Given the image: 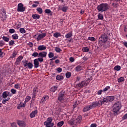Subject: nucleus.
<instances>
[{
  "label": "nucleus",
  "instance_id": "21",
  "mask_svg": "<svg viewBox=\"0 0 127 127\" xmlns=\"http://www.w3.org/2000/svg\"><path fill=\"white\" fill-rule=\"evenodd\" d=\"M64 79V74L58 75L56 76V79L58 80V81H61V80H63Z\"/></svg>",
  "mask_w": 127,
  "mask_h": 127
},
{
  "label": "nucleus",
  "instance_id": "48",
  "mask_svg": "<svg viewBox=\"0 0 127 127\" xmlns=\"http://www.w3.org/2000/svg\"><path fill=\"white\" fill-rule=\"evenodd\" d=\"M88 40H90V41H96V38L94 37H88Z\"/></svg>",
  "mask_w": 127,
  "mask_h": 127
},
{
  "label": "nucleus",
  "instance_id": "37",
  "mask_svg": "<svg viewBox=\"0 0 127 127\" xmlns=\"http://www.w3.org/2000/svg\"><path fill=\"white\" fill-rule=\"evenodd\" d=\"M121 66L120 65H116L114 67V70H115L116 71H120V70H121Z\"/></svg>",
  "mask_w": 127,
  "mask_h": 127
},
{
  "label": "nucleus",
  "instance_id": "59",
  "mask_svg": "<svg viewBox=\"0 0 127 127\" xmlns=\"http://www.w3.org/2000/svg\"><path fill=\"white\" fill-rule=\"evenodd\" d=\"M103 90H99L97 92V95H102V93H103Z\"/></svg>",
  "mask_w": 127,
  "mask_h": 127
},
{
  "label": "nucleus",
  "instance_id": "16",
  "mask_svg": "<svg viewBox=\"0 0 127 127\" xmlns=\"http://www.w3.org/2000/svg\"><path fill=\"white\" fill-rule=\"evenodd\" d=\"M48 99H49V96H48V95L44 96L42 99L41 100V104H44V103H45V102H46V101H47Z\"/></svg>",
  "mask_w": 127,
  "mask_h": 127
},
{
  "label": "nucleus",
  "instance_id": "43",
  "mask_svg": "<svg viewBox=\"0 0 127 127\" xmlns=\"http://www.w3.org/2000/svg\"><path fill=\"white\" fill-rule=\"evenodd\" d=\"M64 125V121H61L58 123V127H61Z\"/></svg>",
  "mask_w": 127,
  "mask_h": 127
},
{
  "label": "nucleus",
  "instance_id": "19",
  "mask_svg": "<svg viewBox=\"0 0 127 127\" xmlns=\"http://www.w3.org/2000/svg\"><path fill=\"white\" fill-rule=\"evenodd\" d=\"M82 70H83V66L81 65H78L75 68V71L76 72H80V71H82Z\"/></svg>",
  "mask_w": 127,
  "mask_h": 127
},
{
  "label": "nucleus",
  "instance_id": "61",
  "mask_svg": "<svg viewBox=\"0 0 127 127\" xmlns=\"http://www.w3.org/2000/svg\"><path fill=\"white\" fill-rule=\"evenodd\" d=\"M127 114L124 115L123 117V120H127Z\"/></svg>",
  "mask_w": 127,
  "mask_h": 127
},
{
  "label": "nucleus",
  "instance_id": "34",
  "mask_svg": "<svg viewBox=\"0 0 127 127\" xmlns=\"http://www.w3.org/2000/svg\"><path fill=\"white\" fill-rule=\"evenodd\" d=\"M31 99V97L30 96H27L26 97L25 100V103L26 104L28 102H29Z\"/></svg>",
  "mask_w": 127,
  "mask_h": 127
},
{
  "label": "nucleus",
  "instance_id": "26",
  "mask_svg": "<svg viewBox=\"0 0 127 127\" xmlns=\"http://www.w3.org/2000/svg\"><path fill=\"white\" fill-rule=\"evenodd\" d=\"M81 121H82V116H79L76 119H75V125L76 124L80 123L81 122Z\"/></svg>",
  "mask_w": 127,
  "mask_h": 127
},
{
  "label": "nucleus",
  "instance_id": "11",
  "mask_svg": "<svg viewBox=\"0 0 127 127\" xmlns=\"http://www.w3.org/2000/svg\"><path fill=\"white\" fill-rule=\"evenodd\" d=\"M12 94H10L9 91H4L2 94V97L3 99H6L7 97H11Z\"/></svg>",
  "mask_w": 127,
  "mask_h": 127
},
{
  "label": "nucleus",
  "instance_id": "27",
  "mask_svg": "<svg viewBox=\"0 0 127 127\" xmlns=\"http://www.w3.org/2000/svg\"><path fill=\"white\" fill-rule=\"evenodd\" d=\"M69 124L70 125H76V122H75V118H72L71 119L69 122H68Z\"/></svg>",
  "mask_w": 127,
  "mask_h": 127
},
{
  "label": "nucleus",
  "instance_id": "46",
  "mask_svg": "<svg viewBox=\"0 0 127 127\" xmlns=\"http://www.w3.org/2000/svg\"><path fill=\"white\" fill-rule=\"evenodd\" d=\"M16 56V52L15 51H13L12 54V56H10V58H14Z\"/></svg>",
  "mask_w": 127,
  "mask_h": 127
},
{
  "label": "nucleus",
  "instance_id": "40",
  "mask_svg": "<svg viewBox=\"0 0 127 127\" xmlns=\"http://www.w3.org/2000/svg\"><path fill=\"white\" fill-rule=\"evenodd\" d=\"M9 100H10V98L8 97L7 99L3 100L2 103V104H6V102H8Z\"/></svg>",
  "mask_w": 127,
  "mask_h": 127
},
{
  "label": "nucleus",
  "instance_id": "35",
  "mask_svg": "<svg viewBox=\"0 0 127 127\" xmlns=\"http://www.w3.org/2000/svg\"><path fill=\"white\" fill-rule=\"evenodd\" d=\"M37 11H38L40 14H41L42 12H43V10L41 7H38L37 8Z\"/></svg>",
  "mask_w": 127,
  "mask_h": 127
},
{
  "label": "nucleus",
  "instance_id": "44",
  "mask_svg": "<svg viewBox=\"0 0 127 127\" xmlns=\"http://www.w3.org/2000/svg\"><path fill=\"white\" fill-rule=\"evenodd\" d=\"M49 58H53L54 57V54L52 52H50L48 54Z\"/></svg>",
  "mask_w": 127,
  "mask_h": 127
},
{
  "label": "nucleus",
  "instance_id": "3",
  "mask_svg": "<svg viewBox=\"0 0 127 127\" xmlns=\"http://www.w3.org/2000/svg\"><path fill=\"white\" fill-rule=\"evenodd\" d=\"M91 80H92V77L86 78L85 80H83L81 82L76 84V88L77 89H82L83 87H86L91 82Z\"/></svg>",
  "mask_w": 127,
  "mask_h": 127
},
{
  "label": "nucleus",
  "instance_id": "20",
  "mask_svg": "<svg viewBox=\"0 0 127 127\" xmlns=\"http://www.w3.org/2000/svg\"><path fill=\"white\" fill-rule=\"evenodd\" d=\"M46 49V46L40 45L38 47V50L40 51H43V50H45Z\"/></svg>",
  "mask_w": 127,
  "mask_h": 127
},
{
  "label": "nucleus",
  "instance_id": "13",
  "mask_svg": "<svg viewBox=\"0 0 127 127\" xmlns=\"http://www.w3.org/2000/svg\"><path fill=\"white\" fill-rule=\"evenodd\" d=\"M65 95L62 92H60L59 94L58 100L60 101V102H62V101H64L65 100Z\"/></svg>",
  "mask_w": 127,
  "mask_h": 127
},
{
  "label": "nucleus",
  "instance_id": "5",
  "mask_svg": "<svg viewBox=\"0 0 127 127\" xmlns=\"http://www.w3.org/2000/svg\"><path fill=\"white\" fill-rule=\"evenodd\" d=\"M102 101V103L104 104H107L108 103H111V102H113L114 100H115L114 96H107L106 97L101 99Z\"/></svg>",
  "mask_w": 127,
  "mask_h": 127
},
{
  "label": "nucleus",
  "instance_id": "58",
  "mask_svg": "<svg viewBox=\"0 0 127 127\" xmlns=\"http://www.w3.org/2000/svg\"><path fill=\"white\" fill-rule=\"evenodd\" d=\"M57 72H58L59 73H61L62 72V68L61 67H58L57 69Z\"/></svg>",
  "mask_w": 127,
  "mask_h": 127
},
{
  "label": "nucleus",
  "instance_id": "39",
  "mask_svg": "<svg viewBox=\"0 0 127 127\" xmlns=\"http://www.w3.org/2000/svg\"><path fill=\"white\" fill-rule=\"evenodd\" d=\"M19 31L20 32V33H22V34L25 33V32H26V31H25V29H24V28H20L19 29Z\"/></svg>",
  "mask_w": 127,
  "mask_h": 127
},
{
  "label": "nucleus",
  "instance_id": "7",
  "mask_svg": "<svg viewBox=\"0 0 127 127\" xmlns=\"http://www.w3.org/2000/svg\"><path fill=\"white\" fill-rule=\"evenodd\" d=\"M22 63L23 64L25 68H28L29 69H32L33 67V64L31 63H28L27 61H22Z\"/></svg>",
  "mask_w": 127,
  "mask_h": 127
},
{
  "label": "nucleus",
  "instance_id": "17",
  "mask_svg": "<svg viewBox=\"0 0 127 127\" xmlns=\"http://www.w3.org/2000/svg\"><path fill=\"white\" fill-rule=\"evenodd\" d=\"M47 55V52H41L39 53L38 57H41L42 58H44L45 57H46V56Z\"/></svg>",
  "mask_w": 127,
  "mask_h": 127
},
{
  "label": "nucleus",
  "instance_id": "18",
  "mask_svg": "<svg viewBox=\"0 0 127 127\" xmlns=\"http://www.w3.org/2000/svg\"><path fill=\"white\" fill-rule=\"evenodd\" d=\"M34 68H38L39 67V62L36 59L34 60Z\"/></svg>",
  "mask_w": 127,
  "mask_h": 127
},
{
  "label": "nucleus",
  "instance_id": "2",
  "mask_svg": "<svg viewBox=\"0 0 127 127\" xmlns=\"http://www.w3.org/2000/svg\"><path fill=\"white\" fill-rule=\"evenodd\" d=\"M97 10L99 12H104L109 9V4L107 3H102L97 6Z\"/></svg>",
  "mask_w": 127,
  "mask_h": 127
},
{
  "label": "nucleus",
  "instance_id": "50",
  "mask_svg": "<svg viewBox=\"0 0 127 127\" xmlns=\"http://www.w3.org/2000/svg\"><path fill=\"white\" fill-rule=\"evenodd\" d=\"M14 44V41L11 40L9 42V46H12Z\"/></svg>",
  "mask_w": 127,
  "mask_h": 127
},
{
  "label": "nucleus",
  "instance_id": "42",
  "mask_svg": "<svg viewBox=\"0 0 127 127\" xmlns=\"http://www.w3.org/2000/svg\"><path fill=\"white\" fill-rule=\"evenodd\" d=\"M52 121H53L52 118L49 117L47 118V121L46 122H47L48 123H50V124H51V123H52Z\"/></svg>",
  "mask_w": 127,
  "mask_h": 127
},
{
  "label": "nucleus",
  "instance_id": "54",
  "mask_svg": "<svg viewBox=\"0 0 127 127\" xmlns=\"http://www.w3.org/2000/svg\"><path fill=\"white\" fill-rule=\"evenodd\" d=\"M19 105L22 108H24L26 105V103L24 102V103H20Z\"/></svg>",
  "mask_w": 127,
  "mask_h": 127
},
{
  "label": "nucleus",
  "instance_id": "41",
  "mask_svg": "<svg viewBox=\"0 0 127 127\" xmlns=\"http://www.w3.org/2000/svg\"><path fill=\"white\" fill-rule=\"evenodd\" d=\"M57 89H58V87L57 86H53L51 88V92H53V93H54V92H55V91H56Z\"/></svg>",
  "mask_w": 127,
  "mask_h": 127
},
{
  "label": "nucleus",
  "instance_id": "30",
  "mask_svg": "<svg viewBox=\"0 0 127 127\" xmlns=\"http://www.w3.org/2000/svg\"><path fill=\"white\" fill-rule=\"evenodd\" d=\"M12 38L15 40H17V39H18V35L17 34H14L12 35Z\"/></svg>",
  "mask_w": 127,
  "mask_h": 127
},
{
  "label": "nucleus",
  "instance_id": "62",
  "mask_svg": "<svg viewBox=\"0 0 127 127\" xmlns=\"http://www.w3.org/2000/svg\"><path fill=\"white\" fill-rule=\"evenodd\" d=\"M28 45L29 46H30V47H33V43H32V42H29L28 43Z\"/></svg>",
  "mask_w": 127,
  "mask_h": 127
},
{
  "label": "nucleus",
  "instance_id": "8",
  "mask_svg": "<svg viewBox=\"0 0 127 127\" xmlns=\"http://www.w3.org/2000/svg\"><path fill=\"white\" fill-rule=\"evenodd\" d=\"M17 11L19 12H23V11H25V7L23 6V4L22 3L18 4Z\"/></svg>",
  "mask_w": 127,
  "mask_h": 127
},
{
  "label": "nucleus",
  "instance_id": "38",
  "mask_svg": "<svg viewBox=\"0 0 127 127\" xmlns=\"http://www.w3.org/2000/svg\"><path fill=\"white\" fill-rule=\"evenodd\" d=\"M71 72H67L65 73V77H66V78H67V79H69V78H70V77H71Z\"/></svg>",
  "mask_w": 127,
  "mask_h": 127
},
{
  "label": "nucleus",
  "instance_id": "32",
  "mask_svg": "<svg viewBox=\"0 0 127 127\" xmlns=\"http://www.w3.org/2000/svg\"><path fill=\"white\" fill-rule=\"evenodd\" d=\"M2 39L4 41H5V42H8V41H9V38L7 37H5V36H3Z\"/></svg>",
  "mask_w": 127,
  "mask_h": 127
},
{
  "label": "nucleus",
  "instance_id": "49",
  "mask_svg": "<svg viewBox=\"0 0 127 127\" xmlns=\"http://www.w3.org/2000/svg\"><path fill=\"white\" fill-rule=\"evenodd\" d=\"M39 54H38L37 52H34L32 54V56H33V57H37V56H39Z\"/></svg>",
  "mask_w": 127,
  "mask_h": 127
},
{
  "label": "nucleus",
  "instance_id": "33",
  "mask_svg": "<svg viewBox=\"0 0 127 127\" xmlns=\"http://www.w3.org/2000/svg\"><path fill=\"white\" fill-rule=\"evenodd\" d=\"M89 48L87 47H84L82 48L83 52H89Z\"/></svg>",
  "mask_w": 127,
  "mask_h": 127
},
{
  "label": "nucleus",
  "instance_id": "1",
  "mask_svg": "<svg viewBox=\"0 0 127 127\" xmlns=\"http://www.w3.org/2000/svg\"><path fill=\"white\" fill-rule=\"evenodd\" d=\"M109 41V35L107 33H103L101 35L99 38V43L101 44H105L108 43Z\"/></svg>",
  "mask_w": 127,
  "mask_h": 127
},
{
  "label": "nucleus",
  "instance_id": "47",
  "mask_svg": "<svg viewBox=\"0 0 127 127\" xmlns=\"http://www.w3.org/2000/svg\"><path fill=\"white\" fill-rule=\"evenodd\" d=\"M44 126H46V127H50L51 123H50L49 122H47V121H45L44 123Z\"/></svg>",
  "mask_w": 127,
  "mask_h": 127
},
{
  "label": "nucleus",
  "instance_id": "14",
  "mask_svg": "<svg viewBox=\"0 0 127 127\" xmlns=\"http://www.w3.org/2000/svg\"><path fill=\"white\" fill-rule=\"evenodd\" d=\"M22 59H23V57H22V56H20L18 58H17L15 63V65H19Z\"/></svg>",
  "mask_w": 127,
  "mask_h": 127
},
{
  "label": "nucleus",
  "instance_id": "64",
  "mask_svg": "<svg viewBox=\"0 0 127 127\" xmlns=\"http://www.w3.org/2000/svg\"><path fill=\"white\" fill-rule=\"evenodd\" d=\"M90 127H97V124H92L91 125Z\"/></svg>",
  "mask_w": 127,
  "mask_h": 127
},
{
  "label": "nucleus",
  "instance_id": "53",
  "mask_svg": "<svg viewBox=\"0 0 127 127\" xmlns=\"http://www.w3.org/2000/svg\"><path fill=\"white\" fill-rule=\"evenodd\" d=\"M9 32L11 34L14 33V32H15V30L14 29H9Z\"/></svg>",
  "mask_w": 127,
  "mask_h": 127
},
{
  "label": "nucleus",
  "instance_id": "22",
  "mask_svg": "<svg viewBox=\"0 0 127 127\" xmlns=\"http://www.w3.org/2000/svg\"><path fill=\"white\" fill-rule=\"evenodd\" d=\"M17 124L19 127H25V123L24 121H18Z\"/></svg>",
  "mask_w": 127,
  "mask_h": 127
},
{
  "label": "nucleus",
  "instance_id": "6",
  "mask_svg": "<svg viewBox=\"0 0 127 127\" xmlns=\"http://www.w3.org/2000/svg\"><path fill=\"white\" fill-rule=\"evenodd\" d=\"M102 105H104V104L103 103V101L101 99L98 101H96L92 103L90 106H91L92 109H93V108H96V107H101Z\"/></svg>",
  "mask_w": 127,
  "mask_h": 127
},
{
  "label": "nucleus",
  "instance_id": "51",
  "mask_svg": "<svg viewBox=\"0 0 127 127\" xmlns=\"http://www.w3.org/2000/svg\"><path fill=\"white\" fill-rule=\"evenodd\" d=\"M10 92L12 94H16V90L13 89V88H12L10 90Z\"/></svg>",
  "mask_w": 127,
  "mask_h": 127
},
{
  "label": "nucleus",
  "instance_id": "29",
  "mask_svg": "<svg viewBox=\"0 0 127 127\" xmlns=\"http://www.w3.org/2000/svg\"><path fill=\"white\" fill-rule=\"evenodd\" d=\"M53 35L56 38H58V37H60V36H61V34H60V33L56 32L54 33Z\"/></svg>",
  "mask_w": 127,
  "mask_h": 127
},
{
  "label": "nucleus",
  "instance_id": "15",
  "mask_svg": "<svg viewBox=\"0 0 127 127\" xmlns=\"http://www.w3.org/2000/svg\"><path fill=\"white\" fill-rule=\"evenodd\" d=\"M90 110H92V106H91V105L85 106L83 109L82 111L84 113H86V112H88L90 111Z\"/></svg>",
  "mask_w": 127,
  "mask_h": 127
},
{
  "label": "nucleus",
  "instance_id": "24",
  "mask_svg": "<svg viewBox=\"0 0 127 127\" xmlns=\"http://www.w3.org/2000/svg\"><path fill=\"white\" fill-rule=\"evenodd\" d=\"M72 36H73V34L71 32H69L65 35V37L67 39L71 38Z\"/></svg>",
  "mask_w": 127,
  "mask_h": 127
},
{
  "label": "nucleus",
  "instance_id": "23",
  "mask_svg": "<svg viewBox=\"0 0 127 127\" xmlns=\"http://www.w3.org/2000/svg\"><path fill=\"white\" fill-rule=\"evenodd\" d=\"M36 114H37V110H35L34 111H33L30 114V117L32 119V118H34L35 116L36 115Z\"/></svg>",
  "mask_w": 127,
  "mask_h": 127
},
{
  "label": "nucleus",
  "instance_id": "4",
  "mask_svg": "<svg viewBox=\"0 0 127 127\" xmlns=\"http://www.w3.org/2000/svg\"><path fill=\"white\" fill-rule=\"evenodd\" d=\"M122 109V103L121 102L118 101L115 103L113 107V112L114 113L115 115H118L120 110Z\"/></svg>",
  "mask_w": 127,
  "mask_h": 127
},
{
  "label": "nucleus",
  "instance_id": "45",
  "mask_svg": "<svg viewBox=\"0 0 127 127\" xmlns=\"http://www.w3.org/2000/svg\"><path fill=\"white\" fill-rule=\"evenodd\" d=\"M111 89V87L109 86H106L104 89H103L102 90L103 92H107L108 90H110Z\"/></svg>",
  "mask_w": 127,
  "mask_h": 127
},
{
  "label": "nucleus",
  "instance_id": "36",
  "mask_svg": "<svg viewBox=\"0 0 127 127\" xmlns=\"http://www.w3.org/2000/svg\"><path fill=\"white\" fill-rule=\"evenodd\" d=\"M55 51L57 52L58 53H60L61 51H62V50L58 47H57L55 48Z\"/></svg>",
  "mask_w": 127,
  "mask_h": 127
},
{
  "label": "nucleus",
  "instance_id": "63",
  "mask_svg": "<svg viewBox=\"0 0 127 127\" xmlns=\"http://www.w3.org/2000/svg\"><path fill=\"white\" fill-rule=\"evenodd\" d=\"M11 127H16V123H13L11 124Z\"/></svg>",
  "mask_w": 127,
  "mask_h": 127
},
{
  "label": "nucleus",
  "instance_id": "60",
  "mask_svg": "<svg viewBox=\"0 0 127 127\" xmlns=\"http://www.w3.org/2000/svg\"><path fill=\"white\" fill-rule=\"evenodd\" d=\"M69 61L70 62H74V61H75V59H74V58H73V57H70L69 58Z\"/></svg>",
  "mask_w": 127,
  "mask_h": 127
},
{
  "label": "nucleus",
  "instance_id": "52",
  "mask_svg": "<svg viewBox=\"0 0 127 127\" xmlns=\"http://www.w3.org/2000/svg\"><path fill=\"white\" fill-rule=\"evenodd\" d=\"M45 13H48V14L51 13V10L49 9H46L45 10Z\"/></svg>",
  "mask_w": 127,
  "mask_h": 127
},
{
  "label": "nucleus",
  "instance_id": "31",
  "mask_svg": "<svg viewBox=\"0 0 127 127\" xmlns=\"http://www.w3.org/2000/svg\"><path fill=\"white\" fill-rule=\"evenodd\" d=\"M98 18L100 20H103V19H104V16H103V14L99 13L98 15Z\"/></svg>",
  "mask_w": 127,
  "mask_h": 127
},
{
  "label": "nucleus",
  "instance_id": "55",
  "mask_svg": "<svg viewBox=\"0 0 127 127\" xmlns=\"http://www.w3.org/2000/svg\"><path fill=\"white\" fill-rule=\"evenodd\" d=\"M39 62H43V58H39L38 59H36Z\"/></svg>",
  "mask_w": 127,
  "mask_h": 127
},
{
  "label": "nucleus",
  "instance_id": "56",
  "mask_svg": "<svg viewBox=\"0 0 127 127\" xmlns=\"http://www.w3.org/2000/svg\"><path fill=\"white\" fill-rule=\"evenodd\" d=\"M14 88L15 89H20V85L19 84H15Z\"/></svg>",
  "mask_w": 127,
  "mask_h": 127
},
{
  "label": "nucleus",
  "instance_id": "10",
  "mask_svg": "<svg viewBox=\"0 0 127 127\" xmlns=\"http://www.w3.org/2000/svg\"><path fill=\"white\" fill-rule=\"evenodd\" d=\"M58 10H62L64 12H66L68 10V6L62 5H59L58 7Z\"/></svg>",
  "mask_w": 127,
  "mask_h": 127
},
{
  "label": "nucleus",
  "instance_id": "9",
  "mask_svg": "<svg viewBox=\"0 0 127 127\" xmlns=\"http://www.w3.org/2000/svg\"><path fill=\"white\" fill-rule=\"evenodd\" d=\"M38 87H35L33 90L32 100H35V98L36 97L37 93H38Z\"/></svg>",
  "mask_w": 127,
  "mask_h": 127
},
{
  "label": "nucleus",
  "instance_id": "25",
  "mask_svg": "<svg viewBox=\"0 0 127 127\" xmlns=\"http://www.w3.org/2000/svg\"><path fill=\"white\" fill-rule=\"evenodd\" d=\"M32 17H33V19H39L40 18V15L36 14H33L32 15Z\"/></svg>",
  "mask_w": 127,
  "mask_h": 127
},
{
  "label": "nucleus",
  "instance_id": "28",
  "mask_svg": "<svg viewBox=\"0 0 127 127\" xmlns=\"http://www.w3.org/2000/svg\"><path fill=\"white\" fill-rule=\"evenodd\" d=\"M118 83H122V82H125V77L121 76L118 79Z\"/></svg>",
  "mask_w": 127,
  "mask_h": 127
},
{
  "label": "nucleus",
  "instance_id": "12",
  "mask_svg": "<svg viewBox=\"0 0 127 127\" xmlns=\"http://www.w3.org/2000/svg\"><path fill=\"white\" fill-rule=\"evenodd\" d=\"M46 36V33H43L41 34H40L38 35L37 38H36L37 41H40L41 39H43L44 37Z\"/></svg>",
  "mask_w": 127,
  "mask_h": 127
},
{
  "label": "nucleus",
  "instance_id": "57",
  "mask_svg": "<svg viewBox=\"0 0 127 127\" xmlns=\"http://www.w3.org/2000/svg\"><path fill=\"white\" fill-rule=\"evenodd\" d=\"M2 14H3V17L4 18V19H6V13H5V12L3 11V12H2Z\"/></svg>",
  "mask_w": 127,
  "mask_h": 127
}]
</instances>
